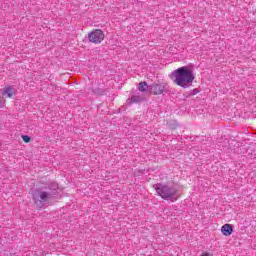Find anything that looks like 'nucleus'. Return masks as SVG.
I'll return each mask as SVG.
<instances>
[{
	"mask_svg": "<svg viewBox=\"0 0 256 256\" xmlns=\"http://www.w3.org/2000/svg\"><path fill=\"white\" fill-rule=\"evenodd\" d=\"M200 256H211V253H209V252H203Z\"/></svg>",
	"mask_w": 256,
	"mask_h": 256,
	"instance_id": "obj_12",
	"label": "nucleus"
},
{
	"mask_svg": "<svg viewBox=\"0 0 256 256\" xmlns=\"http://www.w3.org/2000/svg\"><path fill=\"white\" fill-rule=\"evenodd\" d=\"M5 107V100L0 97V109H3Z\"/></svg>",
	"mask_w": 256,
	"mask_h": 256,
	"instance_id": "obj_11",
	"label": "nucleus"
},
{
	"mask_svg": "<svg viewBox=\"0 0 256 256\" xmlns=\"http://www.w3.org/2000/svg\"><path fill=\"white\" fill-rule=\"evenodd\" d=\"M155 190L157 194L162 198L166 199V201H171L175 203L177 199H179V190L174 182L168 183L166 185L156 184Z\"/></svg>",
	"mask_w": 256,
	"mask_h": 256,
	"instance_id": "obj_2",
	"label": "nucleus"
},
{
	"mask_svg": "<svg viewBox=\"0 0 256 256\" xmlns=\"http://www.w3.org/2000/svg\"><path fill=\"white\" fill-rule=\"evenodd\" d=\"M88 39L90 43L99 45L105 39V33L101 29H95L89 33Z\"/></svg>",
	"mask_w": 256,
	"mask_h": 256,
	"instance_id": "obj_3",
	"label": "nucleus"
},
{
	"mask_svg": "<svg viewBox=\"0 0 256 256\" xmlns=\"http://www.w3.org/2000/svg\"><path fill=\"white\" fill-rule=\"evenodd\" d=\"M22 141H24V143H31V137L28 135H22Z\"/></svg>",
	"mask_w": 256,
	"mask_h": 256,
	"instance_id": "obj_10",
	"label": "nucleus"
},
{
	"mask_svg": "<svg viewBox=\"0 0 256 256\" xmlns=\"http://www.w3.org/2000/svg\"><path fill=\"white\" fill-rule=\"evenodd\" d=\"M167 89V84L156 83L150 85V93L152 95H163Z\"/></svg>",
	"mask_w": 256,
	"mask_h": 256,
	"instance_id": "obj_4",
	"label": "nucleus"
},
{
	"mask_svg": "<svg viewBox=\"0 0 256 256\" xmlns=\"http://www.w3.org/2000/svg\"><path fill=\"white\" fill-rule=\"evenodd\" d=\"M170 79H172L173 83L178 85V87L187 89V87H190L193 81H195V75H193V71H191L189 67L183 66L174 70L170 75Z\"/></svg>",
	"mask_w": 256,
	"mask_h": 256,
	"instance_id": "obj_1",
	"label": "nucleus"
},
{
	"mask_svg": "<svg viewBox=\"0 0 256 256\" xmlns=\"http://www.w3.org/2000/svg\"><path fill=\"white\" fill-rule=\"evenodd\" d=\"M47 199H49V193H47V192L37 190L33 194V201H34L35 205H39V203H41V201H47Z\"/></svg>",
	"mask_w": 256,
	"mask_h": 256,
	"instance_id": "obj_5",
	"label": "nucleus"
},
{
	"mask_svg": "<svg viewBox=\"0 0 256 256\" xmlns=\"http://www.w3.org/2000/svg\"><path fill=\"white\" fill-rule=\"evenodd\" d=\"M221 233L225 236V237H229L230 235L233 234V226L231 224H224L221 227Z\"/></svg>",
	"mask_w": 256,
	"mask_h": 256,
	"instance_id": "obj_6",
	"label": "nucleus"
},
{
	"mask_svg": "<svg viewBox=\"0 0 256 256\" xmlns=\"http://www.w3.org/2000/svg\"><path fill=\"white\" fill-rule=\"evenodd\" d=\"M143 101V98L140 95H134L131 98L126 100V103L128 105H133L135 103H141Z\"/></svg>",
	"mask_w": 256,
	"mask_h": 256,
	"instance_id": "obj_7",
	"label": "nucleus"
},
{
	"mask_svg": "<svg viewBox=\"0 0 256 256\" xmlns=\"http://www.w3.org/2000/svg\"><path fill=\"white\" fill-rule=\"evenodd\" d=\"M138 90L145 93L147 91V82H140L138 85Z\"/></svg>",
	"mask_w": 256,
	"mask_h": 256,
	"instance_id": "obj_9",
	"label": "nucleus"
},
{
	"mask_svg": "<svg viewBox=\"0 0 256 256\" xmlns=\"http://www.w3.org/2000/svg\"><path fill=\"white\" fill-rule=\"evenodd\" d=\"M13 95H15V88L9 86L4 89L3 96L7 99L13 97Z\"/></svg>",
	"mask_w": 256,
	"mask_h": 256,
	"instance_id": "obj_8",
	"label": "nucleus"
}]
</instances>
